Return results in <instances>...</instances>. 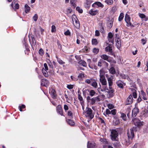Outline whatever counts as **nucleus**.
I'll return each instance as SVG.
<instances>
[{"instance_id": "obj_46", "label": "nucleus", "mask_w": 148, "mask_h": 148, "mask_svg": "<svg viewBox=\"0 0 148 148\" xmlns=\"http://www.w3.org/2000/svg\"><path fill=\"white\" fill-rule=\"evenodd\" d=\"M102 85H106L107 84L106 80V79L100 82Z\"/></svg>"}, {"instance_id": "obj_10", "label": "nucleus", "mask_w": 148, "mask_h": 148, "mask_svg": "<svg viewBox=\"0 0 148 148\" xmlns=\"http://www.w3.org/2000/svg\"><path fill=\"white\" fill-rule=\"evenodd\" d=\"M105 49L106 51L109 52L110 54L113 55L114 53L112 52V45H110L106 47Z\"/></svg>"}, {"instance_id": "obj_25", "label": "nucleus", "mask_w": 148, "mask_h": 148, "mask_svg": "<svg viewBox=\"0 0 148 148\" xmlns=\"http://www.w3.org/2000/svg\"><path fill=\"white\" fill-rule=\"evenodd\" d=\"M116 45L117 47L118 48L120 47L121 45V42L120 39L119 38H117V39L116 41Z\"/></svg>"}, {"instance_id": "obj_58", "label": "nucleus", "mask_w": 148, "mask_h": 148, "mask_svg": "<svg viewBox=\"0 0 148 148\" xmlns=\"http://www.w3.org/2000/svg\"><path fill=\"white\" fill-rule=\"evenodd\" d=\"M49 68L50 69V70H51V71L52 70H53V65H52V63L51 62L50 63H49Z\"/></svg>"}, {"instance_id": "obj_24", "label": "nucleus", "mask_w": 148, "mask_h": 148, "mask_svg": "<svg viewBox=\"0 0 148 148\" xmlns=\"http://www.w3.org/2000/svg\"><path fill=\"white\" fill-rule=\"evenodd\" d=\"M43 68L42 70V72L43 75L46 77H47L48 76V74L47 72Z\"/></svg>"}, {"instance_id": "obj_49", "label": "nucleus", "mask_w": 148, "mask_h": 148, "mask_svg": "<svg viewBox=\"0 0 148 148\" xmlns=\"http://www.w3.org/2000/svg\"><path fill=\"white\" fill-rule=\"evenodd\" d=\"M56 30V27L54 25H53L51 27V32H54Z\"/></svg>"}, {"instance_id": "obj_50", "label": "nucleus", "mask_w": 148, "mask_h": 148, "mask_svg": "<svg viewBox=\"0 0 148 148\" xmlns=\"http://www.w3.org/2000/svg\"><path fill=\"white\" fill-rule=\"evenodd\" d=\"M111 113L113 115H115L116 113V111L115 109H113L111 111Z\"/></svg>"}, {"instance_id": "obj_62", "label": "nucleus", "mask_w": 148, "mask_h": 148, "mask_svg": "<svg viewBox=\"0 0 148 148\" xmlns=\"http://www.w3.org/2000/svg\"><path fill=\"white\" fill-rule=\"evenodd\" d=\"M44 66L45 68V70H48V68L47 65V64L46 63H45L44 64Z\"/></svg>"}, {"instance_id": "obj_14", "label": "nucleus", "mask_w": 148, "mask_h": 148, "mask_svg": "<svg viewBox=\"0 0 148 148\" xmlns=\"http://www.w3.org/2000/svg\"><path fill=\"white\" fill-rule=\"evenodd\" d=\"M90 85L95 88H97L98 87L97 84L94 79L92 81Z\"/></svg>"}, {"instance_id": "obj_59", "label": "nucleus", "mask_w": 148, "mask_h": 148, "mask_svg": "<svg viewBox=\"0 0 148 148\" xmlns=\"http://www.w3.org/2000/svg\"><path fill=\"white\" fill-rule=\"evenodd\" d=\"M73 86L71 85H69L67 86V88L69 89H72L73 88Z\"/></svg>"}, {"instance_id": "obj_54", "label": "nucleus", "mask_w": 148, "mask_h": 148, "mask_svg": "<svg viewBox=\"0 0 148 148\" xmlns=\"http://www.w3.org/2000/svg\"><path fill=\"white\" fill-rule=\"evenodd\" d=\"M100 35V33L99 31L96 30L95 32V36H99Z\"/></svg>"}, {"instance_id": "obj_29", "label": "nucleus", "mask_w": 148, "mask_h": 148, "mask_svg": "<svg viewBox=\"0 0 148 148\" xmlns=\"http://www.w3.org/2000/svg\"><path fill=\"white\" fill-rule=\"evenodd\" d=\"M93 79L91 78L90 79H86L85 81V82L88 84H91Z\"/></svg>"}, {"instance_id": "obj_37", "label": "nucleus", "mask_w": 148, "mask_h": 148, "mask_svg": "<svg viewBox=\"0 0 148 148\" xmlns=\"http://www.w3.org/2000/svg\"><path fill=\"white\" fill-rule=\"evenodd\" d=\"M124 17V14L123 13H121L119 18V21H121L123 19Z\"/></svg>"}, {"instance_id": "obj_64", "label": "nucleus", "mask_w": 148, "mask_h": 148, "mask_svg": "<svg viewBox=\"0 0 148 148\" xmlns=\"http://www.w3.org/2000/svg\"><path fill=\"white\" fill-rule=\"evenodd\" d=\"M106 113L107 114H111V111H110V110L109 109H107L106 110Z\"/></svg>"}, {"instance_id": "obj_60", "label": "nucleus", "mask_w": 148, "mask_h": 148, "mask_svg": "<svg viewBox=\"0 0 148 148\" xmlns=\"http://www.w3.org/2000/svg\"><path fill=\"white\" fill-rule=\"evenodd\" d=\"M78 99L80 101H82V100H83L82 97L80 94H79L78 95Z\"/></svg>"}, {"instance_id": "obj_7", "label": "nucleus", "mask_w": 148, "mask_h": 148, "mask_svg": "<svg viewBox=\"0 0 148 148\" xmlns=\"http://www.w3.org/2000/svg\"><path fill=\"white\" fill-rule=\"evenodd\" d=\"M133 97L132 95H130L127 98L125 105H130L133 102Z\"/></svg>"}, {"instance_id": "obj_52", "label": "nucleus", "mask_w": 148, "mask_h": 148, "mask_svg": "<svg viewBox=\"0 0 148 148\" xmlns=\"http://www.w3.org/2000/svg\"><path fill=\"white\" fill-rule=\"evenodd\" d=\"M113 35L111 32H109L108 34V37L110 39H111L113 37Z\"/></svg>"}, {"instance_id": "obj_45", "label": "nucleus", "mask_w": 148, "mask_h": 148, "mask_svg": "<svg viewBox=\"0 0 148 148\" xmlns=\"http://www.w3.org/2000/svg\"><path fill=\"white\" fill-rule=\"evenodd\" d=\"M96 101L94 97L92 98L91 99L90 103L92 105L94 104Z\"/></svg>"}, {"instance_id": "obj_19", "label": "nucleus", "mask_w": 148, "mask_h": 148, "mask_svg": "<svg viewBox=\"0 0 148 148\" xmlns=\"http://www.w3.org/2000/svg\"><path fill=\"white\" fill-rule=\"evenodd\" d=\"M91 3V1L89 0H86V2L85 5V6L86 9H88L89 8Z\"/></svg>"}, {"instance_id": "obj_16", "label": "nucleus", "mask_w": 148, "mask_h": 148, "mask_svg": "<svg viewBox=\"0 0 148 148\" xmlns=\"http://www.w3.org/2000/svg\"><path fill=\"white\" fill-rule=\"evenodd\" d=\"M66 121L67 123L71 126H73L75 124V122L73 120L70 119H67Z\"/></svg>"}, {"instance_id": "obj_56", "label": "nucleus", "mask_w": 148, "mask_h": 148, "mask_svg": "<svg viewBox=\"0 0 148 148\" xmlns=\"http://www.w3.org/2000/svg\"><path fill=\"white\" fill-rule=\"evenodd\" d=\"M108 107L110 109H111L113 108L114 106L112 104H109L108 105Z\"/></svg>"}, {"instance_id": "obj_28", "label": "nucleus", "mask_w": 148, "mask_h": 148, "mask_svg": "<svg viewBox=\"0 0 148 148\" xmlns=\"http://www.w3.org/2000/svg\"><path fill=\"white\" fill-rule=\"evenodd\" d=\"M141 95L143 96V99L145 100H147V98L146 97V94L145 92H144L143 91H141Z\"/></svg>"}, {"instance_id": "obj_48", "label": "nucleus", "mask_w": 148, "mask_h": 148, "mask_svg": "<svg viewBox=\"0 0 148 148\" xmlns=\"http://www.w3.org/2000/svg\"><path fill=\"white\" fill-rule=\"evenodd\" d=\"M38 52L39 54L41 55H42L44 54V52L42 49H40L39 50Z\"/></svg>"}, {"instance_id": "obj_35", "label": "nucleus", "mask_w": 148, "mask_h": 148, "mask_svg": "<svg viewBox=\"0 0 148 148\" xmlns=\"http://www.w3.org/2000/svg\"><path fill=\"white\" fill-rule=\"evenodd\" d=\"M72 18L73 23V22L74 23V21H75V20H78L77 18L76 17V15L75 14L72 15Z\"/></svg>"}, {"instance_id": "obj_34", "label": "nucleus", "mask_w": 148, "mask_h": 148, "mask_svg": "<svg viewBox=\"0 0 148 148\" xmlns=\"http://www.w3.org/2000/svg\"><path fill=\"white\" fill-rule=\"evenodd\" d=\"M51 95L53 98L55 97L56 96V91L55 90L52 89L51 91Z\"/></svg>"}, {"instance_id": "obj_18", "label": "nucleus", "mask_w": 148, "mask_h": 148, "mask_svg": "<svg viewBox=\"0 0 148 148\" xmlns=\"http://www.w3.org/2000/svg\"><path fill=\"white\" fill-rule=\"evenodd\" d=\"M101 58L103 59L106 60L108 61V62H109V60H108V58H109V57L108 56L105 55V54H103L101 56Z\"/></svg>"}, {"instance_id": "obj_61", "label": "nucleus", "mask_w": 148, "mask_h": 148, "mask_svg": "<svg viewBox=\"0 0 148 148\" xmlns=\"http://www.w3.org/2000/svg\"><path fill=\"white\" fill-rule=\"evenodd\" d=\"M116 6H114L112 8V10L113 12H114L116 10Z\"/></svg>"}, {"instance_id": "obj_41", "label": "nucleus", "mask_w": 148, "mask_h": 148, "mask_svg": "<svg viewBox=\"0 0 148 148\" xmlns=\"http://www.w3.org/2000/svg\"><path fill=\"white\" fill-rule=\"evenodd\" d=\"M99 76L100 77L99 79L100 82L106 79L105 78V76L104 75H100Z\"/></svg>"}, {"instance_id": "obj_36", "label": "nucleus", "mask_w": 148, "mask_h": 148, "mask_svg": "<svg viewBox=\"0 0 148 148\" xmlns=\"http://www.w3.org/2000/svg\"><path fill=\"white\" fill-rule=\"evenodd\" d=\"M99 49L94 48L93 49V52L95 54H97L99 52Z\"/></svg>"}, {"instance_id": "obj_1", "label": "nucleus", "mask_w": 148, "mask_h": 148, "mask_svg": "<svg viewBox=\"0 0 148 148\" xmlns=\"http://www.w3.org/2000/svg\"><path fill=\"white\" fill-rule=\"evenodd\" d=\"M87 110L86 112H84L83 114L85 115L86 117L92 119L94 117V115L92 114V110L91 109L87 108Z\"/></svg>"}, {"instance_id": "obj_20", "label": "nucleus", "mask_w": 148, "mask_h": 148, "mask_svg": "<svg viewBox=\"0 0 148 148\" xmlns=\"http://www.w3.org/2000/svg\"><path fill=\"white\" fill-rule=\"evenodd\" d=\"M75 23H73V25L77 28H79V27L80 25L78 20H75Z\"/></svg>"}, {"instance_id": "obj_51", "label": "nucleus", "mask_w": 148, "mask_h": 148, "mask_svg": "<svg viewBox=\"0 0 148 148\" xmlns=\"http://www.w3.org/2000/svg\"><path fill=\"white\" fill-rule=\"evenodd\" d=\"M121 117H122L123 119L124 120H125L126 116L125 114L124 113L122 114L121 115Z\"/></svg>"}, {"instance_id": "obj_32", "label": "nucleus", "mask_w": 148, "mask_h": 148, "mask_svg": "<svg viewBox=\"0 0 148 148\" xmlns=\"http://www.w3.org/2000/svg\"><path fill=\"white\" fill-rule=\"evenodd\" d=\"M56 58L57 59V60L58 63L60 64H62L65 63V62H63L62 60L60 59L57 56H56Z\"/></svg>"}, {"instance_id": "obj_5", "label": "nucleus", "mask_w": 148, "mask_h": 148, "mask_svg": "<svg viewBox=\"0 0 148 148\" xmlns=\"http://www.w3.org/2000/svg\"><path fill=\"white\" fill-rule=\"evenodd\" d=\"M117 132L115 130H112L111 132V138L112 140H115L118 136Z\"/></svg>"}, {"instance_id": "obj_26", "label": "nucleus", "mask_w": 148, "mask_h": 148, "mask_svg": "<svg viewBox=\"0 0 148 148\" xmlns=\"http://www.w3.org/2000/svg\"><path fill=\"white\" fill-rule=\"evenodd\" d=\"M30 7L27 4L25 5V12L26 13L27 12L30 10Z\"/></svg>"}, {"instance_id": "obj_3", "label": "nucleus", "mask_w": 148, "mask_h": 148, "mask_svg": "<svg viewBox=\"0 0 148 148\" xmlns=\"http://www.w3.org/2000/svg\"><path fill=\"white\" fill-rule=\"evenodd\" d=\"M132 120L135 125L137 126L138 127H140L143 125V122L140 121V120L137 119H133Z\"/></svg>"}, {"instance_id": "obj_17", "label": "nucleus", "mask_w": 148, "mask_h": 148, "mask_svg": "<svg viewBox=\"0 0 148 148\" xmlns=\"http://www.w3.org/2000/svg\"><path fill=\"white\" fill-rule=\"evenodd\" d=\"M131 109L130 107H128L126 109V113L128 118H130V113L131 112Z\"/></svg>"}, {"instance_id": "obj_31", "label": "nucleus", "mask_w": 148, "mask_h": 148, "mask_svg": "<svg viewBox=\"0 0 148 148\" xmlns=\"http://www.w3.org/2000/svg\"><path fill=\"white\" fill-rule=\"evenodd\" d=\"M110 72L112 74H115L116 73L115 69L113 67H111L109 70Z\"/></svg>"}, {"instance_id": "obj_40", "label": "nucleus", "mask_w": 148, "mask_h": 148, "mask_svg": "<svg viewBox=\"0 0 148 148\" xmlns=\"http://www.w3.org/2000/svg\"><path fill=\"white\" fill-rule=\"evenodd\" d=\"M33 18L34 21H36L38 18V16L37 14H35L33 16Z\"/></svg>"}, {"instance_id": "obj_11", "label": "nucleus", "mask_w": 148, "mask_h": 148, "mask_svg": "<svg viewBox=\"0 0 148 148\" xmlns=\"http://www.w3.org/2000/svg\"><path fill=\"white\" fill-rule=\"evenodd\" d=\"M57 112L60 114L61 115H62L63 114V111L61 105H58L56 107Z\"/></svg>"}, {"instance_id": "obj_12", "label": "nucleus", "mask_w": 148, "mask_h": 148, "mask_svg": "<svg viewBox=\"0 0 148 148\" xmlns=\"http://www.w3.org/2000/svg\"><path fill=\"white\" fill-rule=\"evenodd\" d=\"M95 5H97L98 7H100L102 8L103 7V5L99 2H95L92 5V6L93 7H95Z\"/></svg>"}, {"instance_id": "obj_2", "label": "nucleus", "mask_w": 148, "mask_h": 148, "mask_svg": "<svg viewBox=\"0 0 148 148\" xmlns=\"http://www.w3.org/2000/svg\"><path fill=\"white\" fill-rule=\"evenodd\" d=\"M125 20L127 23V25L128 27H134V26L130 22V18L127 14L125 15Z\"/></svg>"}, {"instance_id": "obj_21", "label": "nucleus", "mask_w": 148, "mask_h": 148, "mask_svg": "<svg viewBox=\"0 0 148 148\" xmlns=\"http://www.w3.org/2000/svg\"><path fill=\"white\" fill-rule=\"evenodd\" d=\"M103 24V23H99V24L100 31L101 33H103L104 31V27Z\"/></svg>"}, {"instance_id": "obj_22", "label": "nucleus", "mask_w": 148, "mask_h": 148, "mask_svg": "<svg viewBox=\"0 0 148 148\" xmlns=\"http://www.w3.org/2000/svg\"><path fill=\"white\" fill-rule=\"evenodd\" d=\"M79 64H81L83 66H86V64L85 62L82 60H81L78 62Z\"/></svg>"}, {"instance_id": "obj_43", "label": "nucleus", "mask_w": 148, "mask_h": 148, "mask_svg": "<svg viewBox=\"0 0 148 148\" xmlns=\"http://www.w3.org/2000/svg\"><path fill=\"white\" fill-rule=\"evenodd\" d=\"M120 76L122 79H125L128 78V76L124 74H121Z\"/></svg>"}, {"instance_id": "obj_27", "label": "nucleus", "mask_w": 148, "mask_h": 148, "mask_svg": "<svg viewBox=\"0 0 148 148\" xmlns=\"http://www.w3.org/2000/svg\"><path fill=\"white\" fill-rule=\"evenodd\" d=\"M100 141L103 143L105 145L108 144V142L107 140L105 138H101L100 139Z\"/></svg>"}, {"instance_id": "obj_47", "label": "nucleus", "mask_w": 148, "mask_h": 148, "mask_svg": "<svg viewBox=\"0 0 148 148\" xmlns=\"http://www.w3.org/2000/svg\"><path fill=\"white\" fill-rule=\"evenodd\" d=\"M139 16L140 18H144L145 17V16L143 14L139 13Z\"/></svg>"}, {"instance_id": "obj_63", "label": "nucleus", "mask_w": 148, "mask_h": 148, "mask_svg": "<svg viewBox=\"0 0 148 148\" xmlns=\"http://www.w3.org/2000/svg\"><path fill=\"white\" fill-rule=\"evenodd\" d=\"M68 115L70 116H72V113L71 111H69L68 112Z\"/></svg>"}, {"instance_id": "obj_38", "label": "nucleus", "mask_w": 148, "mask_h": 148, "mask_svg": "<svg viewBox=\"0 0 148 148\" xmlns=\"http://www.w3.org/2000/svg\"><path fill=\"white\" fill-rule=\"evenodd\" d=\"M95 93V92L93 90H91L89 92V95L92 97L93 96Z\"/></svg>"}, {"instance_id": "obj_6", "label": "nucleus", "mask_w": 148, "mask_h": 148, "mask_svg": "<svg viewBox=\"0 0 148 148\" xmlns=\"http://www.w3.org/2000/svg\"><path fill=\"white\" fill-rule=\"evenodd\" d=\"M139 112V109L137 107H135L132 110V116L133 117H135Z\"/></svg>"}, {"instance_id": "obj_42", "label": "nucleus", "mask_w": 148, "mask_h": 148, "mask_svg": "<svg viewBox=\"0 0 148 148\" xmlns=\"http://www.w3.org/2000/svg\"><path fill=\"white\" fill-rule=\"evenodd\" d=\"M76 10H77L79 13H82L83 12L82 10L80 9L79 7H77L76 8Z\"/></svg>"}, {"instance_id": "obj_13", "label": "nucleus", "mask_w": 148, "mask_h": 148, "mask_svg": "<svg viewBox=\"0 0 148 148\" xmlns=\"http://www.w3.org/2000/svg\"><path fill=\"white\" fill-rule=\"evenodd\" d=\"M109 87H111L113 84V78L112 77L107 78Z\"/></svg>"}, {"instance_id": "obj_15", "label": "nucleus", "mask_w": 148, "mask_h": 148, "mask_svg": "<svg viewBox=\"0 0 148 148\" xmlns=\"http://www.w3.org/2000/svg\"><path fill=\"white\" fill-rule=\"evenodd\" d=\"M122 83L123 82L121 80H119L116 82V84L119 87L121 88H123Z\"/></svg>"}, {"instance_id": "obj_33", "label": "nucleus", "mask_w": 148, "mask_h": 148, "mask_svg": "<svg viewBox=\"0 0 148 148\" xmlns=\"http://www.w3.org/2000/svg\"><path fill=\"white\" fill-rule=\"evenodd\" d=\"M92 42L93 45H96L98 44V42L96 39H92Z\"/></svg>"}, {"instance_id": "obj_9", "label": "nucleus", "mask_w": 148, "mask_h": 148, "mask_svg": "<svg viewBox=\"0 0 148 148\" xmlns=\"http://www.w3.org/2000/svg\"><path fill=\"white\" fill-rule=\"evenodd\" d=\"M11 6L14 10L18 9L19 7L18 4V3H15V2L14 1L12 3Z\"/></svg>"}, {"instance_id": "obj_57", "label": "nucleus", "mask_w": 148, "mask_h": 148, "mask_svg": "<svg viewBox=\"0 0 148 148\" xmlns=\"http://www.w3.org/2000/svg\"><path fill=\"white\" fill-rule=\"evenodd\" d=\"M64 108L65 111L69 109L68 106L66 104H65L64 105Z\"/></svg>"}, {"instance_id": "obj_23", "label": "nucleus", "mask_w": 148, "mask_h": 148, "mask_svg": "<svg viewBox=\"0 0 148 148\" xmlns=\"http://www.w3.org/2000/svg\"><path fill=\"white\" fill-rule=\"evenodd\" d=\"M89 13L92 15H95L97 13V10L93 11L92 10H91L89 11Z\"/></svg>"}, {"instance_id": "obj_55", "label": "nucleus", "mask_w": 148, "mask_h": 148, "mask_svg": "<svg viewBox=\"0 0 148 148\" xmlns=\"http://www.w3.org/2000/svg\"><path fill=\"white\" fill-rule=\"evenodd\" d=\"M64 34L66 35H70V33L69 30H67V31L64 32Z\"/></svg>"}, {"instance_id": "obj_44", "label": "nucleus", "mask_w": 148, "mask_h": 148, "mask_svg": "<svg viewBox=\"0 0 148 148\" xmlns=\"http://www.w3.org/2000/svg\"><path fill=\"white\" fill-rule=\"evenodd\" d=\"M84 77V74L83 73H80L79 74V75L78 76V77L80 79Z\"/></svg>"}, {"instance_id": "obj_8", "label": "nucleus", "mask_w": 148, "mask_h": 148, "mask_svg": "<svg viewBox=\"0 0 148 148\" xmlns=\"http://www.w3.org/2000/svg\"><path fill=\"white\" fill-rule=\"evenodd\" d=\"M87 147L88 148H96V144L94 142L88 141Z\"/></svg>"}, {"instance_id": "obj_4", "label": "nucleus", "mask_w": 148, "mask_h": 148, "mask_svg": "<svg viewBox=\"0 0 148 148\" xmlns=\"http://www.w3.org/2000/svg\"><path fill=\"white\" fill-rule=\"evenodd\" d=\"M136 128V127H134L133 128V129H131L130 131L128 132L127 133V136L128 139L130 138L131 139H132L133 138L134 136L133 130H135Z\"/></svg>"}, {"instance_id": "obj_53", "label": "nucleus", "mask_w": 148, "mask_h": 148, "mask_svg": "<svg viewBox=\"0 0 148 148\" xmlns=\"http://www.w3.org/2000/svg\"><path fill=\"white\" fill-rule=\"evenodd\" d=\"M115 125H117L120 123L119 120V119H117L115 121H114Z\"/></svg>"}, {"instance_id": "obj_30", "label": "nucleus", "mask_w": 148, "mask_h": 148, "mask_svg": "<svg viewBox=\"0 0 148 148\" xmlns=\"http://www.w3.org/2000/svg\"><path fill=\"white\" fill-rule=\"evenodd\" d=\"M109 89L110 90H108V91H107L108 93H113L114 92V89H112L111 87H109Z\"/></svg>"}, {"instance_id": "obj_39", "label": "nucleus", "mask_w": 148, "mask_h": 148, "mask_svg": "<svg viewBox=\"0 0 148 148\" xmlns=\"http://www.w3.org/2000/svg\"><path fill=\"white\" fill-rule=\"evenodd\" d=\"M105 2L108 5H111L112 4L113 1L112 0H106Z\"/></svg>"}]
</instances>
